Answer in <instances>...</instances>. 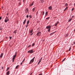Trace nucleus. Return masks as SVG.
Segmentation results:
<instances>
[{
    "mask_svg": "<svg viewBox=\"0 0 75 75\" xmlns=\"http://www.w3.org/2000/svg\"><path fill=\"white\" fill-rule=\"evenodd\" d=\"M9 21V19H8L7 16L5 20V22L7 23V21Z\"/></svg>",
    "mask_w": 75,
    "mask_h": 75,
    "instance_id": "obj_1",
    "label": "nucleus"
},
{
    "mask_svg": "<svg viewBox=\"0 0 75 75\" xmlns=\"http://www.w3.org/2000/svg\"><path fill=\"white\" fill-rule=\"evenodd\" d=\"M28 53H30V54H32V53H33V50H29L28 52Z\"/></svg>",
    "mask_w": 75,
    "mask_h": 75,
    "instance_id": "obj_2",
    "label": "nucleus"
},
{
    "mask_svg": "<svg viewBox=\"0 0 75 75\" xmlns=\"http://www.w3.org/2000/svg\"><path fill=\"white\" fill-rule=\"evenodd\" d=\"M35 58V57H34L32 60H31L30 62V64H31V63H33L34 62V60Z\"/></svg>",
    "mask_w": 75,
    "mask_h": 75,
    "instance_id": "obj_3",
    "label": "nucleus"
},
{
    "mask_svg": "<svg viewBox=\"0 0 75 75\" xmlns=\"http://www.w3.org/2000/svg\"><path fill=\"white\" fill-rule=\"evenodd\" d=\"M41 32H39L38 33H37V36H40V35H41Z\"/></svg>",
    "mask_w": 75,
    "mask_h": 75,
    "instance_id": "obj_4",
    "label": "nucleus"
},
{
    "mask_svg": "<svg viewBox=\"0 0 75 75\" xmlns=\"http://www.w3.org/2000/svg\"><path fill=\"white\" fill-rule=\"evenodd\" d=\"M51 26L50 25L47 26L46 27V28H47V29H51Z\"/></svg>",
    "mask_w": 75,
    "mask_h": 75,
    "instance_id": "obj_5",
    "label": "nucleus"
},
{
    "mask_svg": "<svg viewBox=\"0 0 75 75\" xmlns=\"http://www.w3.org/2000/svg\"><path fill=\"white\" fill-rule=\"evenodd\" d=\"M48 8L50 10H52V6H49L48 7Z\"/></svg>",
    "mask_w": 75,
    "mask_h": 75,
    "instance_id": "obj_6",
    "label": "nucleus"
},
{
    "mask_svg": "<svg viewBox=\"0 0 75 75\" xmlns=\"http://www.w3.org/2000/svg\"><path fill=\"white\" fill-rule=\"evenodd\" d=\"M16 54L14 55L13 56V57L12 59H15V58H16Z\"/></svg>",
    "mask_w": 75,
    "mask_h": 75,
    "instance_id": "obj_7",
    "label": "nucleus"
},
{
    "mask_svg": "<svg viewBox=\"0 0 75 75\" xmlns=\"http://www.w3.org/2000/svg\"><path fill=\"white\" fill-rule=\"evenodd\" d=\"M59 23V22H57V23H56L55 25H54V26H57V24H58Z\"/></svg>",
    "mask_w": 75,
    "mask_h": 75,
    "instance_id": "obj_8",
    "label": "nucleus"
},
{
    "mask_svg": "<svg viewBox=\"0 0 75 75\" xmlns=\"http://www.w3.org/2000/svg\"><path fill=\"white\" fill-rule=\"evenodd\" d=\"M26 19H25L23 22V25H24V24H25V23L26 22Z\"/></svg>",
    "mask_w": 75,
    "mask_h": 75,
    "instance_id": "obj_9",
    "label": "nucleus"
},
{
    "mask_svg": "<svg viewBox=\"0 0 75 75\" xmlns=\"http://www.w3.org/2000/svg\"><path fill=\"white\" fill-rule=\"evenodd\" d=\"M9 74H10V71H8V72H7L6 73V75H9Z\"/></svg>",
    "mask_w": 75,
    "mask_h": 75,
    "instance_id": "obj_10",
    "label": "nucleus"
},
{
    "mask_svg": "<svg viewBox=\"0 0 75 75\" xmlns=\"http://www.w3.org/2000/svg\"><path fill=\"white\" fill-rule=\"evenodd\" d=\"M3 53H2L0 56V57L1 58H2V57H3Z\"/></svg>",
    "mask_w": 75,
    "mask_h": 75,
    "instance_id": "obj_11",
    "label": "nucleus"
},
{
    "mask_svg": "<svg viewBox=\"0 0 75 75\" xmlns=\"http://www.w3.org/2000/svg\"><path fill=\"white\" fill-rule=\"evenodd\" d=\"M28 11V8H27L25 10V12L26 13H27Z\"/></svg>",
    "mask_w": 75,
    "mask_h": 75,
    "instance_id": "obj_12",
    "label": "nucleus"
},
{
    "mask_svg": "<svg viewBox=\"0 0 75 75\" xmlns=\"http://www.w3.org/2000/svg\"><path fill=\"white\" fill-rule=\"evenodd\" d=\"M68 8V7H67L64 10V11H65V10H67V9Z\"/></svg>",
    "mask_w": 75,
    "mask_h": 75,
    "instance_id": "obj_13",
    "label": "nucleus"
},
{
    "mask_svg": "<svg viewBox=\"0 0 75 75\" xmlns=\"http://www.w3.org/2000/svg\"><path fill=\"white\" fill-rule=\"evenodd\" d=\"M34 2H33V3L32 4H31V5H30V7H31L32 6H33V4H34Z\"/></svg>",
    "mask_w": 75,
    "mask_h": 75,
    "instance_id": "obj_14",
    "label": "nucleus"
},
{
    "mask_svg": "<svg viewBox=\"0 0 75 75\" xmlns=\"http://www.w3.org/2000/svg\"><path fill=\"white\" fill-rule=\"evenodd\" d=\"M29 23H30V21H29V20L28 21H27V25H28V24Z\"/></svg>",
    "mask_w": 75,
    "mask_h": 75,
    "instance_id": "obj_15",
    "label": "nucleus"
},
{
    "mask_svg": "<svg viewBox=\"0 0 75 75\" xmlns=\"http://www.w3.org/2000/svg\"><path fill=\"white\" fill-rule=\"evenodd\" d=\"M33 32V30H31L30 32V33H32Z\"/></svg>",
    "mask_w": 75,
    "mask_h": 75,
    "instance_id": "obj_16",
    "label": "nucleus"
},
{
    "mask_svg": "<svg viewBox=\"0 0 75 75\" xmlns=\"http://www.w3.org/2000/svg\"><path fill=\"white\" fill-rule=\"evenodd\" d=\"M47 14H48V12H46L45 13V16H47Z\"/></svg>",
    "mask_w": 75,
    "mask_h": 75,
    "instance_id": "obj_17",
    "label": "nucleus"
},
{
    "mask_svg": "<svg viewBox=\"0 0 75 75\" xmlns=\"http://www.w3.org/2000/svg\"><path fill=\"white\" fill-rule=\"evenodd\" d=\"M68 6V4L67 3H66L65 4V6Z\"/></svg>",
    "mask_w": 75,
    "mask_h": 75,
    "instance_id": "obj_18",
    "label": "nucleus"
},
{
    "mask_svg": "<svg viewBox=\"0 0 75 75\" xmlns=\"http://www.w3.org/2000/svg\"><path fill=\"white\" fill-rule=\"evenodd\" d=\"M18 67H19V65H17V66H16V69H17V68H18Z\"/></svg>",
    "mask_w": 75,
    "mask_h": 75,
    "instance_id": "obj_19",
    "label": "nucleus"
},
{
    "mask_svg": "<svg viewBox=\"0 0 75 75\" xmlns=\"http://www.w3.org/2000/svg\"><path fill=\"white\" fill-rule=\"evenodd\" d=\"M2 29H3V28H2V27H0V30H2Z\"/></svg>",
    "mask_w": 75,
    "mask_h": 75,
    "instance_id": "obj_20",
    "label": "nucleus"
},
{
    "mask_svg": "<svg viewBox=\"0 0 75 75\" xmlns=\"http://www.w3.org/2000/svg\"><path fill=\"white\" fill-rule=\"evenodd\" d=\"M35 8H33V11H34L35 10Z\"/></svg>",
    "mask_w": 75,
    "mask_h": 75,
    "instance_id": "obj_21",
    "label": "nucleus"
},
{
    "mask_svg": "<svg viewBox=\"0 0 75 75\" xmlns=\"http://www.w3.org/2000/svg\"><path fill=\"white\" fill-rule=\"evenodd\" d=\"M50 17H48L46 18V20H48V19H50Z\"/></svg>",
    "mask_w": 75,
    "mask_h": 75,
    "instance_id": "obj_22",
    "label": "nucleus"
},
{
    "mask_svg": "<svg viewBox=\"0 0 75 75\" xmlns=\"http://www.w3.org/2000/svg\"><path fill=\"white\" fill-rule=\"evenodd\" d=\"M34 45H35V44L34 43H33V44H32V47H34Z\"/></svg>",
    "mask_w": 75,
    "mask_h": 75,
    "instance_id": "obj_23",
    "label": "nucleus"
},
{
    "mask_svg": "<svg viewBox=\"0 0 75 75\" xmlns=\"http://www.w3.org/2000/svg\"><path fill=\"white\" fill-rule=\"evenodd\" d=\"M71 47H70L69 50V51H71Z\"/></svg>",
    "mask_w": 75,
    "mask_h": 75,
    "instance_id": "obj_24",
    "label": "nucleus"
},
{
    "mask_svg": "<svg viewBox=\"0 0 75 75\" xmlns=\"http://www.w3.org/2000/svg\"><path fill=\"white\" fill-rule=\"evenodd\" d=\"M31 47V45H29L28 46V48H30V47Z\"/></svg>",
    "mask_w": 75,
    "mask_h": 75,
    "instance_id": "obj_25",
    "label": "nucleus"
},
{
    "mask_svg": "<svg viewBox=\"0 0 75 75\" xmlns=\"http://www.w3.org/2000/svg\"><path fill=\"white\" fill-rule=\"evenodd\" d=\"M71 20H72V19H70L69 21V22L70 21H71Z\"/></svg>",
    "mask_w": 75,
    "mask_h": 75,
    "instance_id": "obj_26",
    "label": "nucleus"
},
{
    "mask_svg": "<svg viewBox=\"0 0 75 75\" xmlns=\"http://www.w3.org/2000/svg\"><path fill=\"white\" fill-rule=\"evenodd\" d=\"M53 34H54V33H51L50 34V35H53Z\"/></svg>",
    "mask_w": 75,
    "mask_h": 75,
    "instance_id": "obj_27",
    "label": "nucleus"
},
{
    "mask_svg": "<svg viewBox=\"0 0 75 75\" xmlns=\"http://www.w3.org/2000/svg\"><path fill=\"white\" fill-rule=\"evenodd\" d=\"M65 59H66V58H65L62 61V62H63V61H64L65 60Z\"/></svg>",
    "mask_w": 75,
    "mask_h": 75,
    "instance_id": "obj_28",
    "label": "nucleus"
},
{
    "mask_svg": "<svg viewBox=\"0 0 75 75\" xmlns=\"http://www.w3.org/2000/svg\"><path fill=\"white\" fill-rule=\"evenodd\" d=\"M50 30H51V29H49L48 30V32H50Z\"/></svg>",
    "mask_w": 75,
    "mask_h": 75,
    "instance_id": "obj_29",
    "label": "nucleus"
},
{
    "mask_svg": "<svg viewBox=\"0 0 75 75\" xmlns=\"http://www.w3.org/2000/svg\"><path fill=\"white\" fill-rule=\"evenodd\" d=\"M41 60H39V62L38 64H39V63H40V62H41Z\"/></svg>",
    "mask_w": 75,
    "mask_h": 75,
    "instance_id": "obj_30",
    "label": "nucleus"
},
{
    "mask_svg": "<svg viewBox=\"0 0 75 75\" xmlns=\"http://www.w3.org/2000/svg\"><path fill=\"white\" fill-rule=\"evenodd\" d=\"M44 11H43V14H42V15H44Z\"/></svg>",
    "mask_w": 75,
    "mask_h": 75,
    "instance_id": "obj_31",
    "label": "nucleus"
},
{
    "mask_svg": "<svg viewBox=\"0 0 75 75\" xmlns=\"http://www.w3.org/2000/svg\"><path fill=\"white\" fill-rule=\"evenodd\" d=\"M42 59V58H41V59H40V61H41V59Z\"/></svg>",
    "mask_w": 75,
    "mask_h": 75,
    "instance_id": "obj_32",
    "label": "nucleus"
},
{
    "mask_svg": "<svg viewBox=\"0 0 75 75\" xmlns=\"http://www.w3.org/2000/svg\"><path fill=\"white\" fill-rule=\"evenodd\" d=\"M8 69H9V68H8L7 69V71H8Z\"/></svg>",
    "mask_w": 75,
    "mask_h": 75,
    "instance_id": "obj_33",
    "label": "nucleus"
},
{
    "mask_svg": "<svg viewBox=\"0 0 75 75\" xmlns=\"http://www.w3.org/2000/svg\"><path fill=\"white\" fill-rule=\"evenodd\" d=\"M74 10V8H73L72 9V11H73V10Z\"/></svg>",
    "mask_w": 75,
    "mask_h": 75,
    "instance_id": "obj_34",
    "label": "nucleus"
},
{
    "mask_svg": "<svg viewBox=\"0 0 75 75\" xmlns=\"http://www.w3.org/2000/svg\"><path fill=\"white\" fill-rule=\"evenodd\" d=\"M29 17L30 18H31V15H30Z\"/></svg>",
    "mask_w": 75,
    "mask_h": 75,
    "instance_id": "obj_35",
    "label": "nucleus"
},
{
    "mask_svg": "<svg viewBox=\"0 0 75 75\" xmlns=\"http://www.w3.org/2000/svg\"><path fill=\"white\" fill-rule=\"evenodd\" d=\"M39 75H42V74H39Z\"/></svg>",
    "mask_w": 75,
    "mask_h": 75,
    "instance_id": "obj_36",
    "label": "nucleus"
},
{
    "mask_svg": "<svg viewBox=\"0 0 75 75\" xmlns=\"http://www.w3.org/2000/svg\"><path fill=\"white\" fill-rule=\"evenodd\" d=\"M1 20V17H0V20Z\"/></svg>",
    "mask_w": 75,
    "mask_h": 75,
    "instance_id": "obj_37",
    "label": "nucleus"
},
{
    "mask_svg": "<svg viewBox=\"0 0 75 75\" xmlns=\"http://www.w3.org/2000/svg\"><path fill=\"white\" fill-rule=\"evenodd\" d=\"M23 61L21 63V65L22 64V63H23Z\"/></svg>",
    "mask_w": 75,
    "mask_h": 75,
    "instance_id": "obj_38",
    "label": "nucleus"
},
{
    "mask_svg": "<svg viewBox=\"0 0 75 75\" xmlns=\"http://www.w3.org/2000/svg\"><path fill=\"white\" fill-rule=\"evenodd\" d=\"M27 18H28V15L27 16Z\"/></svg>",
    "mask_w": 75,
    "mask_h": 75,
    "instance_id": "obj_39",
    "label": "nucleus"
},
{
    "mask_svg": "<svg viewBox=\"0 0 75 75\" xmlns=\"http://www.w3.org/2000/svg\"><path fill=\"white\" fill-rule=\"evenodd\" d=\"M14 59H13V61L12 62H14Z\"/></svg>",
    "mask_w": 75,
    "mask_h": 75,
    "instance_id": "obj_40",
    "label": "nucleus"
},
{
    "mask_svg": "<svg viewBox=\"0 0 75 75\" xmlns=\"http://www.w3.org/2000/svg\"><path fill=\"white\" fill-rule=\"evenodd\" d=\"M10 40H11V37H10Z\"/></svg>",
    "mask_w": 75,
    "mask_h": 75,
    "instance_id": "obj_41",
    "label": "nucleus"
},
{
    "mask_svg": "<svg viewBox=\"0 0 75 75\" xmlns=\"http://www.w3.org/2000/svg\"><path fill=\"white\" fill-rule=\"evenodd\" d=\"M42 3H43L44 2V1H42Z\"/></svg>",
    "mask_w": 75,
    "mask_h": 75,
    "instance_id": "obj_42",
    "label": "nucleus"
},
{
    "mask_svg": "<svg viewBox=\"0 0 75 75\" xmlns=\"http://www.w3.org/2000/svg\"><path fill=\"white\" fill-rule=\"evenodd\" d=\"M28 25H27H27L26 26V27H27V26H28Z\"/></svg>",
    "mask_w": 75,
    "mask_h": 75,
    "instance_id": "obj_43",
    "label": "nucleus"
},
{
    "mask_svg": "<svg viewBox=\"0 0 75 75\" xmlns=\"http://www.w3.org/2000/svg\"><path fill=\"white\" fill-rule=\"evenodd\" d=\"M33 33L31 34L30 35H33Z\"/></svg>",
    "mask_w": 75,
    "mask_h": 75,
    "instance_id": "obj_44",
    "label": "nucleus"
},
{
    "mask_svg": "<svg viewBox=\"0 0 75 75\" xmlns=\"http://www.w3.org/2000/svg\"><path fill=\"white\" fill-rule=\"evenodd\" d=\"M13 33H16V31H14V32H13Z\"/></svg>",
    "mask_w": 75,
    "mask_h": 75,
    "instance_id": "obj_45",
    "label": "nucleus"
},
{
    "mask_svg": "<svg viewBox=\"0 0 75 75\" xmlns=\"http://www.w3.org/2000/svg\"><path fill=\"white\" fill-rule=\"evenodd\" d=\"M7 16H8V13H7Z\"/></svg>",
    "mask_w": 75,
    "mask_h": 75,
    "instance_id": "obj_46",
    "label": "nucleus"
},
{
    "mask_svg": "<svg viewBox=\"0 0 75 75\" xmlns=\"http://www.w3.org/2000/svg\"><path fill=\"white\" fill-rule=\"evenodd\" d=\"M74 32H75V29L74 30Z\"/></svg>",
    "mask_w": 75,
    "mask_h": 75,
    "instance_id": "obj_47",
    "label": "nucleus"
},
{
    "mask_svg": "<svg viewBox=\"0 0 75 75\" xmlns=\"http://www.w3.org/2000/svg\"><path fill=\"white\" fill-rule=\"evenodd\" d=\"M74 17V16H72V17Z\"/></svg>",
    "mask_w": 75,
    "mask_h": 75,
    "instance_id": "obj_48",
    "label": "nucleus"
},
{
    "mask_svg": "<svg viewBox=\"0 0 75 75\" xmlns=\"http://www.w3.org/2000/svg\"><path fill=\"white\" fill-rule=\"evenodd\" d=\"M74 44H75V42L74 43Z\"/></svg>",
    "mask_w": 75,
    "mask_h": 75,
    "instance_id": "obj_49",
    "label": "nucleus"
},
{
    "mask_svg": "<svg viewBox=\"0 0 75 75\" xmlns=\"http://www.w3.org/2000/svg\"><path fill=\"white\" fill-rule=\"evenodd\" d=\"M3 67H2V69H3Z\"/></svg>",
    "mask_w": 75,
    "mask_h": 75,
    "instance_id": "obj_50",
    "label": "nucleus"
}]
</instances>
